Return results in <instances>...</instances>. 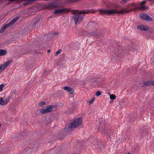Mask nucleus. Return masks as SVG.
Segmentation results:
<instances>
[{
  "mask_svg": "<svg viewBox=\"0 0 154 154\" xmlns=\"http://www.w3.org/2000/svg\"><path fill=\"white\" fill-rule=\"evenodd\" d=\"M95 11L92 10H83L82 11H75L72 12L73 15L72 18L73 19L75 24L77 25L82 22L85 14H88L95 12Z\"/></svg>",
  "mask_w": 154,
  "mask_h": 154,
  "instance_id": "obj_1",
  "label": "nucleus"
},
{
  "mask_svg": "<svg viewBox=\"0 0 154 154\" xmlns=\"http://www.w3.org/2000/svg\"><path fill=\"white\" fill-rule=\"evenodd\" d=\"M131 10L127 11L126 8H122L120 11H117L115 9L108 10L104 9H100L98 10V11L101 14H106L108 15H110L115 14H124L131 12Z\"/></svg>",
  "mask_w": 154,
  "mask_h": 154,
  "instance_id": "obj_2",
  "label": "nucleus"
},
{
  "mask_svg": "<svg viewBox=\"0 0 154 154\" xmlns=\"http://www.w3.org/2000/svg\"><path fill=\"white\" fill-rule=\"evenodd\" d=\"M122 49V51H123V54L128 55L129 54V53L127 52L128 51L127 50H128V51L130 50L133 52L136 53L139 50V47L135 44L133 43L131 44V46L126 48H125V47L123 48Z\"/></svg>",
  "mask_w": 154,
  "mask_h": 154,
  "instance_id": "obj_3",
  "label": "nucleus"
},
{
  "mask_svg": "<svg viewBox=\"0 0 154 154\" xmlns=\"http://www.w3.org/2000/svg\"><path fill=\"white\" fill-rule=\"evenodd\" d=\"M81 124L82 119L81 118L76 119L70 124L67 128V129L70 130L72 128H75L79 126Z\"/></svg>",
  "mask_w": 154,
  "mask_h": 154,
  "instance_id": "obj_4",
  "label": "nucleus"
},
{
  "mask_svg": "<svg viewBox=\"0 0 154 154\" xmlns=\"http://www.w3.org/2000/svg\"><path fill=\"white\" fill-rule=\"evenodd\" d=\"M140 16L143 20L150 22L152 20V18L145 13L140 14Z\"/></svg>",
  "mask_w": 154,
  "mask_h": 154,
  "instance_id": "obj_5",
  "label": "nucleus"
},
{
  "mask_svg": "<svg viewBox=\"0 0 154 154\" xmlns=\"http://www.w3.org/2000/svg\"><path fill=\"white\" fill-rule=\"evenodd\" d=\"M10 100V97L6 98L5 100L2 98H0V104L1 105H5L8 104Z\"/></svg>",
  "mask_w": 154,
  "mask_h": 154,
  "instance_id": "obj_6",
  "label": "nucleus"
},
{
  "mask_svg": "<svg viewBox=\"0 0 154 154\" xmlns=\"http://www.w3.org/2000/svg\"><path fill=\"white\" fill-rule=\"evenodd\" d=\"M137 28L142 31H146L150 29L149 27L143 25H138L137 26Z\"/></svg>",
  "mask_w": 154,
  "mask_h": 154,
  "instance_id": "obj_7",
  "label": "nucleus"
},
{
  "mask_svg": "<svg viewBox=\"0 0 154 154\" xmlns=\"http://www.w3.org/2000/svg\"><path fill=\"white\" fill-rule=\"evenodd\" d=\"M132 7V8H131L130 9L127 10V11H129L131 10V12L133 10H138V7H137L136 6V4L135 3H131V4H129L128 6V8H129V7Z\"/></svg>",
  "mask_w": 154,
  "mask_h": 154,
  "instance_id": "obj_8",
  "label": "nucleus"
},
{
  "mask_svg": "<svg viewBox=\"0 0 154 154\" xmlns=\"http://www.w3.org/2000/svg\"><path fill=\"white\" fill-rule=\"evenodd\" d=\"M13 62L11 59L8 60L5 63L0 65V67H6L8 66Z\"/></svg>",
  "mask_w": 154,
  "mask_h": 154,
  "instance_id": "obj_9",
  "label": "nucleus"
},
{
  "mask_svg": "<svg viewBox=\"0 0 154 154\" xmlns=\"http://www.w3.org/2000/svg\"><path fill=\"white\" fill-rule=\"evenodd\" d=\"M62 88L65 90L67 91L68 92L70 93L72 95H73L74 90L72 88L68 86H65L62 87Z\"/></svg>",
  "mask_w": 154,
  "mask_h": 154,
  "instance_id": "obj_10",
  "label": "nucleus"
},
{
  "mask_svg": "<svg viewBox=\"0 0 154 154\" xmlns=\"http://www.w3.org/2000/svg\"><path fill=\"white\" fill-rule=\"evenodd\" d=\"M143 85L142 86L143 87L154 85V81H148L145 82L144 83Z\"/></svg>",
  "mask_w": 154,
  "mask_h": 154,
  "instance_id": "obj_11",
  "label": "nucleus"
},
{
  "mask_svg": "<svg viewBox=\"0 0 154 154\" xmlns=\"http://www.w3.org/2000/svg\"><path fill=\"white\" fill-rule=\"evenodd\" d=\"M66 10L65 9H60L55 10L54 11V13L55 14H60L65 12Z\"/></svg>",
  "mask_w": 154,
  "mask_h": 154,
  "instance_id": "obj_12",
  "label": "nucleus"
},
{
  "mask_svg": "<svg viewBox=\"0 0 154 154\" xmlns=\"http://www.w3.org/2000/svg\"><path fill=\"white\" fill-rule=\"evenodd\" d=\"M122 50H121V49L119 48L117 51H116L114 53L115 55L117 57H121V53L122 52Z\"/></svg>",
  "mask_w": 154,
  "mask_h": 154,
  "instance_id": "obj_13",
  "label": "nucleus"
},
{
  "mask_svg": "<svg viewBox=\"0 0 154 154\" xmlns=\"http://www.w3.org/2000/svg\"><path fill=\"white\" fill-rule=\"evenodd\" d=\"M35 0H20V1H26V2L24 3L23 5H29V3L32 2H33Z\"/></svg>",
  "mask_w": 154,
  "mask_h": 154,
  "instance_id": "obj_14",
  "label": "nucleus"
},
{
  "mask_svg": "<svg viewBox=\"0 0 154 154\" xmlns=\"http://www.w3.org/2000/svg\"><path fill=\"white\" fill-rule=\"evenodd\" d=\"M19 17H17L14 19H13L10 22L8 23V25H10L11 26L13 24L16 22L18 19Z\"/></svg>",
  "mask_w": 154,
  "mask_h": 154,
  "instance_id": "obj_15",
  "label": "nucleus"
},
{
  "mask_svg": "<svg viewBox=\"0 0 154 154\" xmlns=\"http://www.w3.org/2000/svg\"><path fill=\"white\" fill-rule=\"evenodd\" d=\"M7 52L5 50L0 49V56H3L6 54Z\"/></svg>",
  "mask_w": 154,
  "mask_h": 154,
  "instance_id": "obj_16",
  "label": "nucleus"
},
{
  "mask_svg": "<svg viewBox=\"0 0 154 154\" xmlns=\"http://www.w3.org/2000/svg\"><path fill=\"white\" fill-rule=\"evenodd\" d=\"M11 26L10 25H8V24L7 25H5L4 26H3L0 30V32L1 33H2L6 29V28L7 27V26Z\"/></svg>",
  "mask_w": 154,
  "mask_h": 154,
  "instance_id": "obj_17",
  "label": "nucleus"
},
{
  "mask_svg": "<svg viewBox=\"0 0 154 154\" xmlns=\"http://www.w3.org/2000/svg\"><path fill=\"white\" fill-rule=\"evenodd\" d=\"M148 8V7L147 6H141L138 7V10H146Z\"/></svg>",
  "mask_w": 154,
  "mask_h": 154,
  "instance_id": "obj_18",
  "label": "nucleus"
},
{
  "mask_svg": "<svg viewBox=\"0 0 154 154\" xmlns=\"http://www.w3.org/2000/svg\"><path fill=\"white\" fill-rule=\"evenodd\" d=\"M89 34L91 35L94 36L97 38H98V35L94 32H91L89 33Z\"/></svg>",
  "mask_w": 154,
  "mask_h": 154,
  "instance_id": "obj_19",
  "label": "nucleus"
},
{
  "mask_svg": "<svg viewBox=\"0 0 154 154\" xmlns=\"http://www.w3.org/2000/svg\"><path fill=\"white\" fill-rule=\"evenodd\" d=\"M40 112L41 113H44L48 112L46 108L42 109L40 111Z\"/></svg>",
  "mask_w": 154,
  "mask_h": 154,
  "instance_id": "obj_20",
  "label": "nucleus"
},
{
  "mask_svg": "<svg viewBox=\"0 0 154 154\" xmlns=\"http://www.w3.org/2000/svg\"><path fill=\"white\" fill-rule=\"evenodd\" d=\"M109 94H110V99L114 100L116 98V96L114 94H110L109 93Z\"/></svg>",
  "mask_w": 154,
  "mask_h": 154,
  "instance_id": "obj_21",
  "label": "nucleus"
},
{
  "mask_svg": "<svg viewBox=\"0 0 154 154\" xmlns=\"http://www.w3.org/2000/svg\"><path fill=\"white\" fill-rule=\"evenodd\" d=\"M49 6L50 8H55L56 7V5L55 4V3H52L50 4L49 5Z\"/></svg>",
  "mask_w": 154,
  "mask_h": 154,
  "instance_id": "obj_22",
  "label": "nucleus"
},
{
  "mask_svg": "<svg viewBox=\"0 0 154 154\" xmlns=\"http://www.w3.org/2000/svg\"><path fill=\"white\" fill-rule=\"evenodd\" d=\"M48 112H51L52 110V107L51 106H48L46 108Z\"/></svg>",
  "mask_w": 154,
  "mask_h": 154,
  "instance_id": "obj_23",
  "label": "nucleus"
},
{
  "mask_svg": "<svg viewBox=\"0 0 154 154\" xmlns=\"http://www.w3.org/2000/svg\"><path fill=\"white\" fill-rule=\"evenodd\" d=\"M94 100H95L94 98H93L91 99V100L88 101L87 102L88 103H89V104H92L94 102Z\"/></svg>",
  "mask_w": 154,
  "mask_h": 154,
  "instance_id": "obj_24",
  "label": "nucleus"
},
{
  "mask_svg": "<svg viewBox=\"0 0 154 154\" xmlns=\"http://www.w3.org/2000/svg\"><path fill=\"white\" fill-rule=\"evenodd\" d=\"M96 23L93 22H90L88 23V25L91 26H94L95 25H96Z\"/></svg>",
  "mask_w": 154,
  "mask_h": 154,
  "instance_id": "obj_25",
  "label": "nucleus"
},
{
  "mask_svg": "<svg viewBox=\"0 0 154 154\" xmlns=\"http://www.w3.org/2000/svg\"><path fill=\"white\" fill-rule=\"evenodd\" d=\"M101 94V92L100 91H97L96 93V95L97 96H100Z\"/></svg>",
  "mask_w": 154,
  "mask_h": 154,
  "instance_id": "obj_26",
  "label": "nucleus"
},
{
  "mask_svg": "<svg viewBox=\"0 0 154 154\" xmlns=\"http://www.w3.org/2000/svg\"><path fill=\"white\" fill-rule=\"evenodd\" d=\"M129 0H123L120 2V3L122 4L125 3L127 1H129Z\"/></svg>",
  "mask_w": 154,
  "mask_h": 154,
  "instance_id": "obj_27",
  "label": "nucleus"
},
{
  "mask_svg": "<svg viewBox=\"0 0 154 154\" xmlns=\"http://www.w3.org/2000/svg\"><path fill=\"white\" fill-rule=\"evenodd\" d=\"M61 51V49H59L57 51L56 53V55H55V56H57L60 53Z\"/></svg>",
  "mask_w": 154,
  "mask_h": 154,
  "instance_id": "obj_28",
  "label": "nucleus"
},
{
  "mask_svg": "<svg viewBox=\"0 0 154 154\" xmlns=\"http://www.w3.org/2000/svg\"><path fill=\"white\" fill-rule=\"evenodd\" d=\"M151 61L152 62V66H154V57H152L151 59Z\"/></svg>",
  "mask_w": 154,
  "mask_h": 154,
  "instance_id": "obj_29",
  "label": "nucleus"
},
{
  "mask_svg": "<svg viewBox=\"0 0 154 154\" xmlns=\"http://www.w3.org/2000/svg\"><path fill=\"white\" fill-rule=\"evenodd\" d=\"M8 0L9 2H15V1H16V2L20 1V0Z\"/></svg>",
  "mask_w": 154,
  "mask_h": 154,
  "instance_id": "obj_30",
  "label": "nucleus"
},
{
  "mask_svg": "<svg viewBox=\"0 0 154 154\" xmlns=\"http://www.w3.org/2000/svg\"><path fill=\"white\" fill-rule=\"evenodd\" d=\"M4 85L3 84H1L0 85V91H2V90L3 88Z\"/></svg>",
  "mask_w": 154,
  "mask_h": 154,
  "instance_id": "obj_31",
  "label": "nucleus"
},
{
  "mask_svg": "<svg viewBox=\"0 0 154 154\" xmlns=\"http://www.w3.org/2000/svg\"><path fill=\"white\" fill-rule=\"evenodd\" d=\"M45 104V102H42L39 103V105L40 106H42L44 105Z\"/></svg>",
  "mask_w": 154,
  "mask_h": 154,
  "instance_id": "obj_32",
  "label": "nucleus"
},
{
  "mask_svg": "<svg viewBox=\"0 0 154 154\" xmlns=\"http://www.w3.org/2000/svg\"><path fill=\"white\" fill-rule=\"evenodd\" d=\"M147 1H144L142 2L140 4L141 6H143V5L146 3Z\"/></svg>",
  "mask_w": 154,
  "mask_h": 154,
  "instance_id": "obj_33",
  "label": "nucleus"
},
{
  "mask_svg": "<svg viewBox=\"0 0 154 154\" xmlns=\"http://www.w3.org/2000/svg\"><path fill=\"white\" fill-rule=\"evenodd\" d=\"M5 68H0V72L4 70Z\"/></svg>",
  "mask_w": 154,
  "mask_h": 154,
  "instance_id": "obj_34",
  "label": "nucleus"
},
{
  "mask_svg": "<svg viewBox=\"0 0 154 154\" xmlns=\"http://www.w3.org/2000/svg\"><path fill=\"white\" fill-rule=\"evenodd\" d=\"M57 34H58V33L56 32H55V33H53V35H56Z\"/></svg>",
  "mask_w": 154,
  "mask_h": 154,
  "instance_id": "obj_35",
  "label": "nucleus"
},
{
  "mask_svg": "<svg viewBox=\"0 0 154 154\" xmlns=\"http://www.w3.org/2000/svg\"><path fill=\"white\" fill-rule=\"evenodd\" d=\"M149 32H150V33H152V30H150V31H149Z\"/></svg>",
  "mask_w": 154,
  "mask_h": 154,
  "instance_id": "obj_36",
  "label": "nucleus"
},
{
  "mask_svg": "<svg viewBox=\"0 0 154 154\" xmlns=\"http://www.w3.org/2000/svg\"><path fill=\"white\" fill-rule=\"evenodd\" d=\"M39 21V19H38V21H37V22H36V23H37Z\"/></svg>",
  "mask_w": 154,
  "mask_h": 154,
  "instance_id": "obj_37",
  "label": "nucleus"
},
{
  "mask_svg": "<svg viewBox=\"0 0 154 154\" xmlns=\"http://www.w3.org/2000/svg\"><path fill=\"white\" fill-rule=\"evenodd\" d=\"M50 50H49L48 51V52H50Z\"/></svg>",
  "mask_w": 154,
  "mask_h": 154,
  "instance_id": "obj_38",
  "label": "nucleus"
},
{
  "mask_svg": "<svg viewBox=\"0 0 154 154\" xmlns=\"http://www.w3.org/2000/svg\"><path fill=\"white\" fill-rule=\"evenodd\" d=\"M152 1V0H147V1Z\"/></svg>",
  "mask_w": 154,
  "mask_h": 154,
  "instance_id": "obj_39",
  "label": "nucleus"
},
{
  "mask_svg": "<svg viewBox=\"0 0 154 154\" xmlns=\"http://www.w3.org/2000/svg\"><path fill=\"white\" fill-rule=\"evenodd\" d=\"M105 2V1H103V3H104Z\"/></svg>",
  "mask_w": 154,
  "mask_h": 154,
  "instance_id": "obj_40",
  "label": "nucleus"
},
{
  "mask_svg": "<svg viewBox=\"0 0 154 154\" xmlns=\"http://www.w3.org/2000/svg\"><path fill=\"white\" fill-rule=\"evenodd\" d=\"M127 154H130V152H128Z\"/></svg>",
  "mask_w": 154,
  "mask_h": 154,
  "instance_id": "obj_41",
  "label": "nucleus"
},
{
  "mask_svg": "<svg viewBox=\"0 0 154 154\" xmlns=\"http://www.w3.org/2000/svg\"><path fill=\"white\" fill-rule=\"evenodd\" d=\"M150 5H152V3H151Z\"/></svg>",
  "mask_w": 154,
  "mask_h": 154,
  "instance_id": "obj_42",
  "label": "nucleus"
},
{
  "mask_svg": "<svg viewBox=\"0 0 154 154\" xmlns=\"http://www.w3.org/2000/svg\"><path fill=\"white\" fill-rule=\"evenodd\" d=\"M152 1H153L154 2V0H152Z\"/></svg>",
  "mask_w": 154,
  "mask_h": 154,
  "instance_id": "obj_43",
  "label": "nucleus"
}]
</instances>
